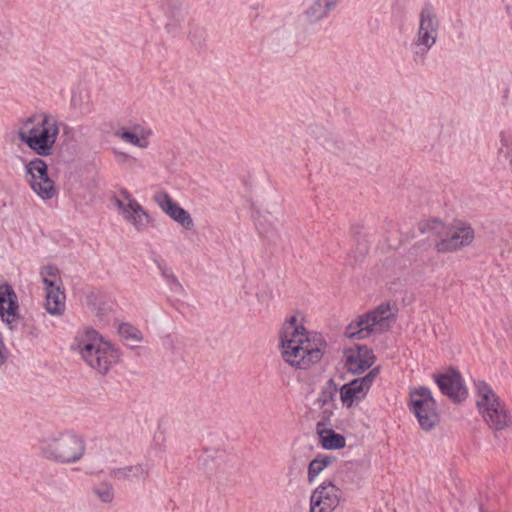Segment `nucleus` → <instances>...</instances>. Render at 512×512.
<instances>
[{
    "instance_id": "obj_1",
    "label": "nucleus",
    "mask_w": 512,
    "mask_h": 512,
    "mask_svg": "<svg viewBox=\"0 0 512 512\" xmlns=\"http://www.w3.org/2000/svg\"><path fill=\"white\" fill-rule=\"evenodd\" d=\"M282 358L290 366L308 369L323 357L324 343L304 326L300 312L287 316L279 331Z\"/></svg>"
},
{
    "instance_id": "obj_2",
    "label": "nucleus",
    "mask_w": 512,
    "mask_h": 512,
    "mask_svg": "<svg viewBox=\"0 0 512 512\" xmlns=\"http://www.w3.org/2000/svg\"><path fill=\"white\" fill-rule=\"evenodd\" d=\"M71 350L78 353L89 367L100 374H106L120 360L119 350L91 328L76 334Z\"/></svg>"
},
{
    "instance_id": "obj_3",
    "label": "nucleus",
    "mask_w": 512,
    "mask_h": 512,
    "mask_svg": "<svg viewBox=\"0 0 512 512\" xmlns=\"http://www.w3.org/2000/svg\"><path fill=\"white\" fill-rule=\"evenodd\" d=\"M419 230L433 237L434 249L439 254L458 252L470 246L475 238L473 228L461 221L445 224L438 219L423 220Z\"/></svg>"
},
{
    "instance_id": "obj_4",
    "label": "nucleus",
    "mask_w": 512,
    "mask_h": 512,
    "mask_svg": "<svg viewBox=\"0 0 512 512\" xmlns=\"http://www.w3.org/2000/svg\"><path fill=\"white\" fill-rule=\"evenodd\" d=\"M40 457L57 464H74L86 451L84 438L73 431H57L43 435L37 443Z\"/></svg>"
},
{
    "instance_id": "obj_5",
    "label": "nucleus",
    "mask_w": 512,
    "mask_h": 512,
    "mask_svg": "<svg viewBox=\"0 0 512 512\" xmlns=\"http://www.w3.org/2000/svg\"><path fill=\"white\" fill-rule=\"evenodd\" d=\"M58 134L57 119L46 113L34 114L23 120L17 131L20 141L41 157L53 153Z\"/></svg>"
},
{
    "instance_id": "obj_6",
    "label": "nucleus",
    "mask_w": 512,
    "mask_h": 512,
    "mask_svg": "<svg viewBox=\"0 0 512 512\" xmlns=\"http://www.w3.org/2000/svg\"><path fill=\"white\" fill-rule=\"evenodd\" d=\"M476 389V404L489 428L494 432L508 428L512 424V416L505 403L485 382H478Z\"/></svg>"
},
{
    "instance_id": "obj_7",
    "label": "nucleus",
    "mask_w": 512,
    "mask_h": 512,
    "mask_svg": "<svg viewBox=\"0 0 512 512\" xmlns=\"http://www.w3.org/2000/svg\"><path fill=\"white\" fill-rule=\"evenodd\" d=\"M393 320L389 303H382L374 310L351 322L345 330L347 338L364 339L387 331Z\"/></svg>"
},
{
    "instance_id": "obj_8",
    "label": "nucleus",
    "mask_w": 512,
    "mask_h": 512,
    "mask_svg": "<svg viewBox=\"0 0 512 512\" xmlns=\"http://www.w3.org/2000/svg\"><path fill=\"white\" fill-rule=\"evenodd\" d=\"M409 405L423 430L429 431L438 425L439 414L436 402L428 388L419 387L412 389L410 391Z\"/></svg>"
},
{
    "instance_id": "obj_9",
    "label": "nucleus",
    "mask_w": 512,
    "mask_h": 512,
    "mask_svg": "<svg viewBox=\"0 0 512 512\" xmlns=\"http://www.w3.org/2000/svg\"><path fill=\"white\" fill-rule=\"evenodd\" d=\"M31 189L42 199L50 200L57 195L54 181L48 175V166L41 158H34L25 165Z\"/></svg>"
},
{
    "instance_id": "obj_10",
    "label": "nucleus",
    "mask_w": 512,
    "mask_h": 512,
    "mask_svg": "<svg viewBox=\"0 0 512 512\" xmlns=\"http://www.w3.org/2000/svg\"><path fill=\"white\" fill-rule=\"evenodd\" d=\"M439 20L432 5L426 4L419 14V28L414 38V45L425 54L436 43L438 38Z\"/></svg>"
},
{
    "instance_id": "obj_11",
    "label": "nucleus",
    "mask_w": 512,
    "mask_h": 512,
    "mask_svg": "<svg viewBox=\"0 0 512 512\" xmlns=\"http://www.w3.org/2000/svg\"><path fill=\"white\" fill-rule=\"evenodd\" d=\"M113 203L122 217L138 232L148 227L150 223L148 212L126 189L121 190L120 197L114 198Z\"/></svg>"
},
{
    "instance_id": "obj_12",
    "label": "nucleus",
    "mask_w": 512,
    "mask_h": 512,
    "mask_svg": "<svg viewBox=\"0 0 512 512\" xmlns=\"http://www.w3.org/2000/svg\"><path fill=\"white\" fill-rule=\"evenodd\" d=\"M378 374L379 367H375L364 377L344 384L339 391L342 404L347 408L358 405L366 397Z\"/></svg>"
},
{
    "instance_id": "obj_13",
    "label": "nucleus",
    "mask_w": 512,
    "mask_h": 512,
    "mask_svg": "<svg viewBox=\"0 0 512 512\" xmlns=\"http://www.w3.org/2000/svg\"><path fill=\"white\" fill-rule=\"evenodd\" d=\"M342 493L332 483L318 486L310 498V512H332L340 503Z\"/></svg>"
},
{
    "instance_id": "obj_14",
    "label": "nucleus",
    "mask_w": 512,
    "mask_h": 512,
    "mask_svg": "<svg viewBox=\"0 0 512 512\" xmlns=\"http://www.w3.org/2000/svg\"><path fill=\"white\" fill-rule=\"evenodd\" d=\"M154 201L174 221L182 225L185 229L191 230L194 226L191 215L183 209L172 197L164 191L154 195Z\"/></svg>"
},
{
    "instance_id": "obj_15",
    "label": "nucleus",
    "mask_w": 512,
    "mask_h": 512,
    "mask_svg": "<svg viewBox=\"0 0 512 512\" xmlns=\"http://www.w3.org/2000/svg\"><path fill=\"white\" fill-rule=\"evenodd\" d=\"M344 362L349 372L360 374L374 364L375 356L366 346H356L345 350Z\"/></svg>"
},
{
    "instance_id": "obj_16",
    "label": "nucleus",
    "mask_w": 512,
    "mask_h": 512,
    "mask_svg": "<svg viewBox=\"0 0 512 512\" xmlns=\"http://www.w3.org/2000/svg\"><path fill=\"white\" fill-rule=\"evenodd\" d=\"M435 381L441 392L455 402H461L467 397V389L461 375L456 371L439 375Z\"/></svg>"
},
{
    "instance_id": "obj_17",
    "label": "nucleus",
    "mask_w": 512,
    "mask_h": 512,
    "mask_svg": "<svg viewBox=\"0 0 512 512\" xmlns=\"http://www.w3.org/2000/svg\"><path fill=\"white\" fill-rule=\"evenodd\" d=\"M153 132L150 128L135 124L131 128L121 127L114 133L115 137L124 143L133 145L140 149H146L150 145V138Z\"/></svg>"
},
{
    "instance_id": "obj_18",
    "label": "nucleus",
    "mask_w": 512,
    "mask_h": 512,
    "mask_svg": "<svg viewBox=\"0 0 512 512\" xmlns=\"http://www.w3.org/2000/svg\"><path fill=\"white\" fill-rule=\"evenodd\" d=\"M18 297L11 285H0V317L11 324L18 317Z\"/></svg>"
},
{
    "instance_id": "obj_19",
    "label": "nucleus",
    "mask_w": 512,
    "mask_h": 512,
    "mask_svg": "<svg viewBox=\"0 0 512 512\" xmlns=\"http://www.w3.org/2000/svg\"><path fill=\"white\" fill-rule=\"evenodd\" d=\"M151 465L148 463H138L131 466L116 468L112 471V476L118 480H144L149 476Z\"/></svg>"
},
{
    "instance_id": "obj_20",
    "label": "nucleus",
    "mask_w": 512,
    "mask_h": 512,
    "mask_svg": "<svg viewBox=\"0 0 512 512\" xmlns=\"http://www.w3.org/2000/svg\"><path fill=\"white\" fill-rule=\"evenodd\" d=\"M316 431L319 442L324 449L337 450L345 447V437L332 429L326 428L324 424L318 423Z\"/></svg>"
},
{
    "instance_id": "obj_21",
    "label": "nucleus",
    "mask_w": 512,
    "mask_h": 512,
    "mask_svg": "<svg viewBox=\"0 0 512 512\" xmlns=\"http://www.w3.org/2000/svg\"><path fill=\"white\" fill-rule=\"evenodd\" d=\"M337 0H314L304 14L310 23L318 22L328 16L336 7Z\"/></svg>"
},
{
    "instance_id": "obj_22",
    "label": "nucleus",
    "mask_w": 512,
    "mask_h": 512,
    "mask_svg": "<svg viewBox=\"0 0 512 512\" xmlns=\"http://www.w3.org/2000/svg\"><path fill=\"white\" fill-rule=\"evenodd\" d=\"M45 308L54 316H60L65 311V293L60 287L45 290Z\"/></svg>"
},
{
    "instance_id": "obj_23",
    "label": "nucleus",
    "mask_w": 512,
    "mask_h": 512,
    "mask_svg": "<svg viewBox=\"0 0 512 512\" xmlns=\"http://www.w3.org/2000/svg\"><path fill=\"white\" fill-rule=\"evenodd\" d=\"M161 9L172 22L179 23L184 20V0H161Z\"/></svg>"
},
{
    "instance_id": "obj_24",
    "label": "nucleus",
    "mask_w": 512,
    "mask_h": 512,
    "mask_svg": "<svg viewBox=\"0 0 512 512\" xmlns=\"http://www.w3.org/2000/svg\"><path fill=\"white\" fill-rule=\"evenodd\" d=\"M40 276L44 284V290L62 286L59 270L55 266H43L40 270Z\"/></svg>"
},
{
    "instance_id": "obj_25",
    "label": "nucleus",
    "mask_w": 512,
    "mask_h": 512,
    "mask_svg": "<svg viewBox=\"0 0 512 512\" xmlns=\"http://www.w3.org/2000/svg\"><path fill=\"white\" fill-rule=\"evenodd\" d=\"M66 485L59 480H50L43 486L42 495L50 501H59L66 496Z\"/></svg>"
},
{
    "instance_id": "obj_26",
    "label": "nucleus",
    "mask_w": 512,
    "mask_h": 512,
    "mask_svg": "<svg viewBox=\"0 0 512 512\" xmlns=\"http://www.w3.org/2000/svg\"><path fill=\"white\" fill-rule=\"evenodd\" d=\"M334 457L320 455L313 459L308 466V481L313 482L315 478L332 462Z\"/></svg>"
},
{
    "instance_id": "obj_27",
    "label": "nucleus",
    "mask_w": 512,
    "mask_h": 512,
    "mask_svg": "<svg viewBox=\"0 0 512 512\" xmlns=\"http://www.w3.org/2000/svg\"><path fill=\"white\" fill-rule=\"evenodd\" d=\"M92 492L102 503L109 504L114 500V488L109 482L104 481L96 484L92 488Z\"/></svg>"
},
{
    "instance_id": "obj_28",
    "label": "nucleus",
    "mask_w": 512,
    "mask_h": 512,
    "mask_svg": "<svg viewBox=\"0 0 512 512\" xmlns=\"http://www.w3.org/2000/svg\"><path fill=\"white\" fill-rule=\"evenodd\" d=\"M119 335L126 341L133 343L141 342L143 335L141 331L129 323H122L118 328Z\"/></svg>"
},
{
    "instance_id": "obj_29",
    "label": "nucleus",
    "mask_w": 512,
    "mask_h": 512,
    "mask_svg": "<svg viewBox=\"0 0 512 512\" xmlns=\"http://www.w3.org/2000/svg\"><path fill=\"white\" fill-rule=\"evenodd\" d=\"M338 392V387L335 384V382L330 379L326 382L324 387L322 388V391L319 395L318 401L322 403V405H325L335 398L336 394Z\"/></svg>"
},
{
    "instance_id": "obj_30",
    "label": "nucleus",
    "mask_w": 512,
    "mask_h": 512,
    "mask_svg": "<svg viewBox=\"0 0 512 512\" xmlns=\"http://www.w3.org/2000/svg\"><path fill=\"white\" fill-rule=\"evenodd\" d=\"M161 269V275L163 276V278L168 282V283H171V284H174L178 287H181L179 281L177 280L176 276L174 275V273L168 269V268H163V267H160Z\"/></svg>"
},
{
    "instance_id": "obj_31",
    "label": "nucleus",
    "mask_w": 512,
    "mask_h": 512,
    "mask_svg": "<svg viewBox=\"0 0 512 512\" xmlns=\"http://www.w3.org/2000/svg\"><path fill=\"white\" fill-rule=\"evenodd\" d=\"M117 155L119 157H121L123 159V161H132V162H135L136 161V158L124 153V152H119L117 153Z\"/></svg>"
},
{
    "instance_id": "obj_32",
    "label": "nucleus",
    "mask_w": 512,
    "mask_h": 512,
    "mask_svg": "<svg viewBox=\"0 0 512 512\" xmlns=\"http://www.w3.org/2000/svg\"><path fill=\"white\" fill-rule=\"evenodd\" d=\"M509 162H510V165L512 166V156L510 157V161Z\"/></svg>"
}]
</instances>
